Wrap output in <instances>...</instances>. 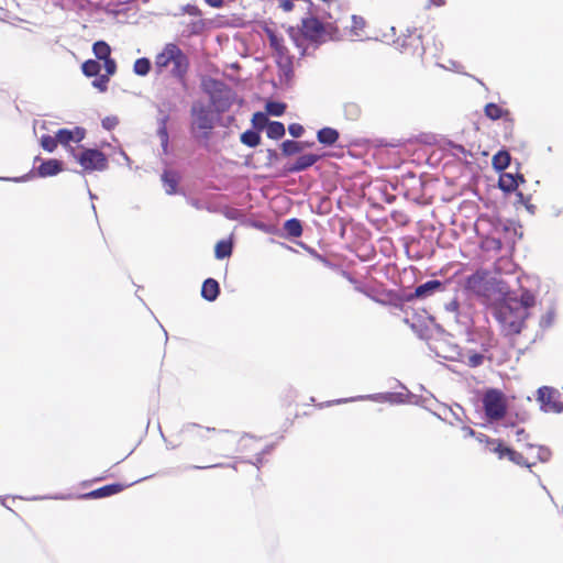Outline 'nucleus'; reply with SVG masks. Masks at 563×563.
Returning a JSON list of instances; mask_svg holds the SVG:
<instances>
[{
    "instance_id": "19",
    "label": "nucleus",
    "mask_w": 563,
    "mask_h": 563,
    "mask_svg": "<svg viewBox=\"0 0 563 563\" xmlns=\"http://www.w3.org/2000/svg\"><path fill=\"white\" fill-rule=\"evenodd\" d=\"M484 113L488 119L496 121L506 119L511 112L500 104L489 102L484 107Z\"/></svg>"
},
{
    "instance_id": "1",
    "label": "nucleus",
    "mask_w": 563,
    "mask_h": 563,
    "mask_svg": "<svg viewBox=\"0 0 563 563\" xmlns=\"http://www.w3.org/2000/svg\"><path fill=\"white\" fill-rule=\"evenodd\" d=\"M190 67L188 56L175 43H167L154 58V70L156 75H169L184 86Z\"/></svg>"
},
{
    "instance_id": "13",
    "label": "nucleus",
    "mask_w": 563,
    "mask_h": 563,
    "mask_svg": "<svg viewBox=\"0 0 563 563\" xmlns=\"http://www.w3.org/2000/svg\"><path fill=\"white\" fill-rule=\"evenodd\" d=\"M477 441L484 443L486 449L496 454L499 460L507 459L509 446L505 445L504 442L499 439H492L486 434L479 433L477 435Z\"/></svg>"
},
{
    "instance_id": "8",
    "label": "nucleus",
    "mask_w": 563,
    "mask_h": 563,
    "mask_svg": "<svg viewBox=\"0 0 563 563\" xmlns=\"http://www.w3.org/2000/svg\"><path fill=\"white\" fill-rule=\"evenodd\" d=\"M76 161L87 173L102 172L108 168V158L106 154L96 148H84L75 155Z\"/></svg>"
},
{
    "instance_id": "21",
    "label": "nucleus",
    "mask_w": 563,
    "mask_h": 563,
    "mask_svg": "<svg viewBox=\"0 0 563 563\" xmlns=\"http://www.w3.org/2000/svg\"><path fill=\"white\" fill-rule=\"evenodd\" d=\"M162 181L167 195H174L177 192L179 176L176 172L165 170L162 175Z\"/></svg>"
},
{
    "instance_id": "30",
    "label": "nucleus",
    "mask_w": 563,
    "mask_h": 563,
    "mask_svg": "<svg viewBox=\"0 0 563 563\" xmlns=\"http://www.w3.org/2000/svg\"><path fill=\"white\" fill-rule=\"evenodd\" d=\"M266 134L272 140H279L285 135V126L282 122H267Z\"/></svg>"
},
{
    "instance_id": "42",
    "label": "nucleus",
    "mask_w": 563,
    "mask_h": 563,
    "mask_svg": "<svg viewBox=\"0 0 563 563\" xmlns=\"http://www.w3.org/2000/svg\"><path fill=\"white\" fill-rule=\"evenodd\" d=\"M268 119L263 112H255L252 118V123L256 129L262 130L267 125Z\"/></svg>"
},
{
    "instance_id": "9",
    "label": "nucleus",
    "mask_w": 563,
    "mask_h": 563,
    "mask_svg": "<svg viewBox=\"0 0 563 563\" xmlns=\"http://www.w3.org/2000/svg\"><path fill=\"white\" fill-rule=\"evenodd\" d=\"M464 288L477 296H487L490 290L489 272L477 269L465 278Z\"/></svg>"
},
{
    "instance_id": "48",
    "label": "nucleus",
    "mask_w": 563,
    "mask_h": 563,
    "mask_svg": "<svg viewBox=\"0 0 563 563\" xmlns=\"http://www.w3.org/2000/svg\"><path fill=\"white\" fill-rule=\"evenodd\" d=\"M205 25L206 24H205L203 20H198L196 22H192L191 23V33H194V34L201 33L205 29Z\"/></svg>"
},
{
    "instance_id": "7",
    "label": "nucleus",
    "mask_w": 563,
    "mask_h": 563,
    "mask_svg": "<svg viewBox=\"0 0 563 563\" xmlns=\"http://www.w3.org/2000/svg\"><path fill=\"white\" fill-rule=\"evenodd\" d=\"M269 46L273 48L278 66L286 73L292 71L294 57L284 43V38L276 34L272 29H265Z\"/></svg>"
},
{
    "instance_id": "51",
    "label": "nucleus",
    "mask_w": 563,
    "mask_h": 563,
    "mask_svg": "<svg viewBox=\"0 0 563 563\" xmlns=\"http://www.w3.org/2000/svg\"><path fill=\"white\" fill-rule=\"evenodd\" d=\"M279 8L285 12H290L294 9V3L291 0H279Z\"/></svg>"
},
{
    "instance_id": "10",
    "label": "nucleus",
    "mask_w": 563,
    "mask_h": 563,
    "mask_svg": "<svg viewBox=\"0 0 563 563\" xmlns=\"http://www.w3.org/2000/svg\"><path fill=\"white\" fill-rule=\"evenodd\" d=\"M538 400L544 411H563V402L559 400V393L552 387L543 386L539 388Z\"/></svg>"
},
{
    "instance_id": "27",
    "label": "nucleus",
    "mask_w": 563,
    "mask_h": 563,
    "mask_svg": "<svg viewBox=\"0 0 563 563\" xmlns=\"http://www.w3.org/2000/svg\"><path fill=\"white\" fill-rule=\"evenodd\" d=\"M492 164L496 170L506 169L510 164L509 153L507 151H499L493 156Z\"/></svg>"
},
{
    "instance_id": "12",
    "label": "nucleus",
    "mask_w": 563,
    "mask_h": 563,
    "mask_svg": "<svg viewBox=\"0 0 563 563\" xmlns=\"http://www.w3.org/2000/svg\"><path fill=\"white\" fill-rule=\"evenodd\" d=\"M220 87L210 96V101L218 113H223L232 106V95L222 82H217Z\"/></svg>"
},
{
    "instance_id": "29",
    "label": "nucleus",
    "mask_w": 563,
    "mask_h": 563,
    "mask_svg": "<svg viewBox=\"0 0 563 563\" xmlns=\"http://www.w3.org/2000/svg\"><path fill=\"white\" fill-rule=\"evenodd\" d=\"M101 64L96 59H87L81 65V71L86 77H97L100 74Z\"/></svg>"
},
{
    "instance_id": "17",
    "label": "nucleus",
    "mask_w": 563,
    "mask_h": 563,
    "mask_svg": "<svg viewBox=\"0 0 563 563\" xmlns=\"http://www.w3.org/2000/svg\"><path fill=\"white\" fill-rule=\"evenodd\" d=\"M321 158V155L317 154H305L299 156L296 162L287 167L289 173H299L311 167Z\"/></svg>"
},
{
    "instance_id": "25",
    "label": "nucleus",
    "mask_w": 563,
    "mask_h": 563,
    "mask_svg": "<svg viewBox=\"0 0 563 563\" xmlns=\"http://www.w3.org/2000/svg\"><path fill=\"white\" fill-rule=\"evenodd\" d=\"M517 303L520 305L523 310V314L529 317V309L536 305V297L529 290H523L520 298H516Z\"/></svg>"
},
{
    "instance_id": "28",
    "label": "nucleus",
    "mask_w": 563,
    "mask_h": 563,
    "mask_svg": "<svg viewBox=\"0 0 563 563\" xmlns=\"http://www.w3.org/2000/svg\"><path fill=\"white\" fill-rule=\"evenodd\" d=\"M233 244L229 240H221L216 244L214 255L218 260H223L232 254Z\"/></svg>"
},
{
    "instance_id": "54",
    "label": "nucleus",
    "mask_w": 563,
    "mask_h": 563,
    "mask_svg": "<svg viewBox=\"0 0 563 563\" xmlns=\"http://www.w3.org/2000/svg\"><path fill=\"white\" fill-rule=\"evenodd\" d=\"M430 2H431L433 5H437V7L444 5V3H445V1H444V0H430Z\"/></svg>"
},
{
    "instance_id": "46",
    "label": "nucleus",
    "mask_w": 563,
    "mask_h": 563,
    "mask_svg": "<svg viewBox=\"0 0 563 563\" xmlns=\"http://www.w3.org/2000/svg\"><path fill=\"white\" fill-rule=\"evenodd\" d=\"M157 134L162 141L163 146L166 147L168 144V132L165 121L163 122L162 126H159V129L157 130Z\"/></svg>"
},
{
    "instance_id": "39",
    "label": "nucleus",
    "mask_w": 563,
    "mask_h": 563,
    "mask_svg": "<svg viewBox=\"0 0 563 563\" xmlns=\"http://www.w3.org/2000/svg\"><path fill=\"white\" fill-rule=\"evenodd\" d=\"M41 146L47 152H54L58 145L57 136L44 134L40 139Z\"/></svg>"
},
{
    "instance_id": "31",
    "label": "nucleus",
    "mask_w": 563,
    "mask_h": 563,
    "mask_svg": "<svg viewBox=\"0 0 563 563\" xmlns=\"http://www.w3.org/2000/svg\"><path fill=\"white\" fill-rule=\"evenodd\" d=\"M461 362L470 367H477L483 364L484 355L477 352H466L461 355Z\"/></svg>"
},
{
    "instance_id": "47",
    "label": "nucleus",
    "mask_w": 563,
    "mask_h": 563,
    "mask_svg": "<svg viewBox=\"0 0 563 563\" xmlns=\"http://www.w3.org/2000/svg\"><path fill=\"white\" fill-rule=\"evenodd\" d=\"M184 11L189 15L201 16L202 12L196 4H187L184 8Z\"/></svg>"
},
{
    "instance_id": "15",
    "label": "nucleus",
    "mask_w": 563,
    "mask_h": 563,
    "mask_svg": "<svg viewBox=\"0 0 563 563\" xmlns=\"http://www.w3.org/2000/svg\"><path fill=\"white\" fill-rule=\"evenodd\" d=\"M124 488H125V486L122 484H119V483L109 484V485L102 486L100 488H97L95 490H91V492L85 494L82 497L86 499L104 498V497H109V496L119 494Z\"/></svg>"
},
{
    "instance_id": "41",
    "label": "nucleus",
    "mask_w": 563,
    "mask_h": 563,
    "mask_svg": "<svg viewBox=\"0 0 563 563\" xmlns=\"http://www.w3.org/2000/svg\"><path fill=\"white\" fill-rule=\"evenodd\" d=\"M110 78L108 75H98L97 78L92 81V86L98 89L100 92H106L108 90Z\"/></svg>"
},
{
    "instance_id": "2",
    "label": "nucleus",
    "mask_w": 563,
    "mask_h": 563,
    "mask_svg": "<svg viewBox=\"0 0 563 563\" xmlns=\"http://www.w3.org/2000/svg\"><path fill=\"white\" fill-rule=\"evenodd\" d=\"M495 318L506 335L519 334L528 317L523 314L516 297H507L495 308Z\"/></svg>"
},
{
    "instance_id": "24",
    "label": "nucleus",
    "mask_w": 563,
    "mask_h": 563,
    "mask_svg": "<svg viewBox=\"0 0 563 563\" xmlns=\"http://www.w3.org/2000/svg\"><path fill=\"white\" fill-rule=\"evenodd\" d=\"M479 247L485 252H499L503 243L498 238L485 235L481 238Z\"/></svg>"
},
{
    "instance_id": "50",
    "label": "nucleus",
    "mask_w": 563,
    "mask_h": 563,
    "mask_svg": "<svg viewBox=\"0 0 563 563\" xmlns=\"http://www.w3.org/2000/svg\"><path fill=\"white\" fill-rule=\"evenodd\" d=\"M529 438V434L526 432L523 428H519L516 431V440L518 442L527 441Z\"/></svg>"
},
{
    "instance_id": "36",
    "label": "nucleus",
    "mask_w": 563,
    "mask_h": 563,
    "mask_svg": "<svg viewBox=\"0 0 563 563\" xmlns=\"http://www.w3.org/2000/svg\"><path fill=\"white\" fill-rule=\"evenodd\" d=\"M133 70L139 76H146L151 70V62L146 57L137 58L134 62Z\"/></svg>"
},
{
    "instance_id": "33",
    "label": "nucleus",
    "mask_w": 563,
    "mask_h": 563,
    "mask_svg": "<svg viewBox=\"0 0 563 563\" xmlns=\"http://www.w3.org/2000/svg\"><path fill=\"white\" fill-rule=\"evenodd\" d=\"M366 26V21L360 15H352L350 31L354 36H362Z\"/></svg>"
},
{
    "instance_id": "5",
    "label": "nucleus",
    "mask_w": 563,
    "mask_h": 563,
    "mask_svg": "<svg viewBox=\"0 0 563 563\" xmlns=\"http://www.w3.org/2000/svg\"><path fill=\"white\" fill-rule=\"evenodd\" d=\"M190 131L196 137L208 139L214 128L212 111L201 102H195L190 109Z\"/></svg>"
},
{
    "instance_id": "18",
    "label": "nucleus",
    "mask_w": 563,
    "mask_h": 563,
    "mask_svg": "<svg viewBox=\"0 0 563 563\" xmlns=\"http://www.w3.org/2000/svg\"><path fill=\"white\" fill-rule=\"evenodd\" d=\"M63 170L62 162L58 159L43 161L37 167V174L41 177L55 176Z\"/></svg>"
},
{
    "instance_id": "38",
    "label": "nucleus",
    "mask_w": 563,
    "mask_h": 563,
    "mask_svg": "<svg viewBox=\"0 0 563 563\" xmlns=\"http://www.w3.org/2000/svg\"><path fill=\"white\" fill-rule=\"evenodd\" d=\"M503 125L505 140H512L515 136V119L511 113L503 120Z\"/></svg>"
},
{
    "instance_id": "52",
    "label": "nucleus",
    "mask_w": 563,
    "mask_h": 563,
    "mask_svg": "<svg viewBox=\"0 0 563 563\" xmlns=\"http://www.w3.org/2000/svg\"><path fill=\"white\" fill-rule=\"evenodd\" d=\"M207 4L212 8H221L223 5V0H205Z\"/></svg>"
},
{
    "instance_id": "3",
    "label": "nucleus",
    "mask_w": 563,
    "mask_h": 563,
    "mask_svg": "<svg viewBox=\"0 0 563 563\" xmlns=\"http://www.w3.org/2000/svg\"><path fill=\"white\" fill-rule=\"evenodd\" d=\"M288 34L295 45L300 48V55L303 56L306 54L305 42L319 44L324 41L327 33L323 23L319 19L307 16L301 20L298 29L290 26Z\"/></svg>"
},
{
    "instance_id": "34",
    "label": "nucleus",
    "mask_w": 563,
    "mask_h": 563,
    "mask_svg": "<svg viewBox=\"0 0 563 563\" xmlns=\"http://www.w3.org/2000/svg\"><path fill=\"white\" fill-rule=\"evenodd\" d=\"M284 229L292 238H299L302 234V227L298 219H289L285 222Z\"/></svg>"
},
{
    "instance_id": "43",
    "label": "nucleus",
    "mask_w": 563,
    "mask_h": 563,
    "mask_svg": "<svg viewBox=\"0 0 563 563\" xmlns=\"http://www.w3.org/2000/svg\"><path fill=\"white\" fill-rule=\"evenodd\" d=\"M344 111L346 115H349L351 119H357L361 114L360 107L354 102H349L344 106Z\"/></svg>"
},
{
    "instance_id": "53",
    "label": "nucleus",
    "mask_w": 563,
    "mask_h": 563,
    "mask_svg": "<svg viewBox=\"0 0 563 563\" xmlns=\"http://www.w3.org/2000/svg\"><path fill=\"white\" fill-rule=\"evenodd\" d=\"M463 431H464L465 435H470V437L475 435V431L470 427H464Z\"/></svg>"
},
{
    "instance_id": "23",
    "label": "nucleus",
    "mask_w": 563,
    "mask_h": 563,
    "mask_svg": "<svg viewBox=\"0 0 563 563\" xmlns=\"http://www.w3.org/2000/svg\"><path fill=\"white\" fill-rule=\"evenodd\" d=\"M319 143L323 145H333L339 140V132L333 128H322L317 133Z\"/></svg>"
},
{
    "instance_id": "4",
    "label": "nucleus",
    "mask_w": 563,
    "mask_h": 563,
    "mask_svg": "<svg viewBox=\"0 0 563 563\" xmlns=\"http://www.w3.org/2000/svg\"><path fill=\"white\" fill-rule=\"evenodd\" d=\"M208 446L220 453L222 456H227L232 451L243 452L249 446L255 444V440L252 437H241L238 439V434L230 431H218L207 439Z\"/></svg>"
},
{
    "instance_id": "20",
    "label": "nucleus",
    "mask_w": 563,
    "mask_h": 563,
    "mask_svg": "<svg viewBox=\"0 0 563 563\" xmlns=\"http://www.w3.org/2000/svg\"><path fill=\"white\" fill-rule=\"evenodd\" d=\"M220 292L219 283L213 278H208L203 282L201 287V296L208 300L213 301Z\"/></svg>"
},
{
    "instance_id": "26",
    "label": "nucleus",
    "mask_w": 563,
    "mask_h": 563,
    "mask_svg": "<svg viewBox=\"0 0 563 563\" xmlns=\"http://www.w3.org/2000/svg\"><path fill=\"white\" fill-rule=\"evenodd\" d=\"M92 52L98 60H104L111 57V47L104 41H97L92 45Z\"/></svg>"
},
{
    "instance_id": "55",
    "label": "nucleus",
    "mask_w": 563,
    "mask_h": 563,
    "mask_svg": "<svg viewBox=\"0 0 563 563\" xmlns=\"http://www.w3.org/2000/svg\"><path fill=\"white\" fill-rule=\"evenodd\" d=\"M214 466H218V464H209V465H203V466H192V468L201 470V468H209V467H214Z\"/></svg>"
},
{
    "instance_id": "37",
    "label": "nucleus",
    "mask_w": 563,
    "mask_h": 563,
    "mask_svg": "<svg viewBox=\"0 0 563 563\" xmlns=\"http://www.w3.org/2000/svg\"><path fill=\"white\" fill-rule=\"evenodd\" d=\"M302 148V144L296 141L287 140L282 144L283 153L287 156L300 153Z\"/></svg>"
},
{
    "instance_id": "14",
    "label": "nucleus",
    "mask_w": 563,
    "mask_h": 563,
    "mask_svg": "<svg viewBox=\"0 0 563 563\" xmlns=\"http://www.w3.org/2000/svg\"><path fill=\"white\" fill-rule=\"evenodd\" d=\"M86 135V131L82 128L76 126L73 130L69 129H60L56 132V136L58 140V144L67 147L71 142L79 143L84 140Z\"/></svg>"
},
{
    "instance_id": "6",
    "label": "nucleus",
    "mask_w": 563,
    "mask_h": 563,
    "mask_svg": "<svg viewBox=\"0 0 563 563\" xmlns=\"http://www.w3.org/2000/svg\"><path fill=\"white\" fill-rule=\"evenodd\" d=\"M482 402L485 416L490 422L501 420L507 413V398L499 389H487L483 395Z\"/></svg>"
},
{
    "instance_id": "32",
    "label": "nucleus",
    "mask_w": 563,
    "mask_h": 563,
    "mask_svg": "<svg viewBox=\"0 0 563 563\" xmlns=\"http://www.w3.org/2000/svg\"><path fill=\"white\" fill-rule=\"evenodd\" d=\"M507 459L519 466L532 467L536 465V462H530L527 457L523 456L522 453L517 452L511 448L508 451Z\"/></svg>"
},
{
    "instance_id": "16",
    "label": "nucleus",
    "mask_w": 563,
    "mask_h": 563,
    "mask_svg": "<svg viewBox=\"0 0 563 563\" xmlns=\"http://www.w3.org/2000/svg\"><path fill=\"white\" fill-rule=\"evenodd\" d=\"M519 183H525V178L520 174L504 173L499 176V188L506 192L516 190Z\"/></svg>"
},
{
    "instance_id": "35",
    "label": "nucleus",
    "mask_w": 563,
    "mask_h": 563,
    "mask_svg": "<svg viewBox=\"0 0 563 563\" xmlns=\"http://www.w3.org/2000/svg\"><path fill=\"white\" fill-rule=\"evenodd\" d=\"M241 142L250 147H255L261 143V136L256 131L247 130L241 134Z\"/></svg>"
},
{
    "instance_id": "11",
    "label": "nucleus",
    "mask_w": 563,
    "mask_h": 563,
    "mask_svg": "<svg viewBox=\"0 0 563 563\" xmlns=\"http://www.w3.org/2000/svg\"><path fill=\"white\" fill-rule=\"evenodd\" d=\"M396 44L404 53L418 56H422L424 53L422 37L417 32H410L409 34L404 35L402 38H397Z\"/></svg>"
},
{
    "instance_id": "40",
    "label": "nucleus",
    "mask_w": 563,
    "mask_h": 563,
    "mask_svg": "<svg viewBox=\"0 0 563 563\" xmlns=\"http://www.w3.org/2000/svg\"><path fill=\"white\" fill-rule=\"evenodd\" d=\"M265 109H266L267 113H269L272 115L279 117V115L284 114V112L286 110V104L283 102L268 101L265 106Z\"/></svg>"
},
{
    "instance_id": "45",
    "label": "nucleus",
    "mask_w": 563,
    "mask_h": 563,
    "mask_svg": "<svg viewBox=\"0 0 563 563\" xmlns=\"http://www.w3.org/2000/svg\"><path fill=\"white\" fill-rule=\"evenodd\" d=\"M288 131L291 136L294 137H300L303 133V126L299 123H292L288 126Z\"/></svg>"
},
{
    "instance_id": "22",
    "label": "nucleus",
    "mask_w": 563,
    "mask_h": 563,
    "mask_svg": "<svg viewBox=\"0 0 563 563\" xmlns=\"http://www.w3.org/2000/svg\"><path fill=\"white\" fill-rule=\"evenodd\" d=\"M442 286L439 280H429L420 286H418L415 290V294L411 296L416 298H426L433 294L435 290L440 289Z\"/></svg>"
},
{
    "instance_id": "49",
    "label": "nucleus",
    "mask_w": 563,
    "mask_h": 563,
    "mask_svg": "<svg viewBox=\"0 0 563 563\" xmlns=\"http://www.w3.org/2000/svg\"><path fill=\"white\" fill-rule=\"evenodd\" d=\"M451 147L455 154H463L464 156L471 155V153L461 144H452Z\"/></svg>"
},
{
    "instance_id": "44",
    "label": "nucleus",
    "mask_w": 563,
    "mask_h": 563,
    "mask_svg": "<svg viewBox=\"0 0 563 563\" xmlns=\"http://www.w3.org/2000/svg\"><path fill=\"white\" fill-rule=\"evenodd\" d=\"M102 62H103V67H104V70H106L104 75H108L109 78L112 77L117 73V63H115V60L112 57H110V58L104 59Z\"/></svg>"
}]
</instances>
